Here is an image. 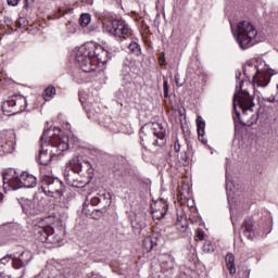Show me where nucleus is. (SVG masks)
Masks as SVG:
<instances>
[{
  "instance_id": "1",
  "label": "nucleus",
  "mask_w": 278,
  "mask_h": 278,
  "mask_svg": "<svg viewBox=\"0 0 278 278\" xmlns=\"http://www.w3.org/2000/svg\"><path fill=\"white\" fill-rule=\"evenodd\" d=\"M40 141L38 162L43 166H49L53 157L62 155L68 149V137L62 136L60 128L45 130Z\"/></svg>"
},
{
  "instance_id": "2",
  "label": "nucleus",
  "mask_w": 278,
  "mask_h": 278,
  "mask_svg": "<svg viewBox=\"0 0 278 278\" xmlns=\"http://www.w3.org/2000/svg\"><path fill=\"white\" fill-rule=\"evenodd\" d=\"M242 77V72H236L237 83L239 81V89L237 86V90L233 94L232 103H233V112L232 118L235 123V127L239 125H243V127H251V125H255L257 119L260 118L257 115H251V121L244 122L247 112H253V108H255V102L253 98L247 90H242V86L244 84V79H240Z\"/></svg>"
},
{
  "instance_id": "3",
  "label": "nucleus",
  "mask_w": 278,
  "mask_h": 278,
  "mask_svg": "<svg viewBox=\"0 0 278 278\" xmlns=\"http://www.w3.org/2000/svg\"><path fill=\"white\" fill-rule=\"evenodd\" d=\"M75 60L76 65L83 68L85 73H94L97 64L93 62L97 60L100 64H108L112 60V52L105 50L101 45L91 41L79 48Z\"/></svg>"
},
{
  "instance_id": "4",
  "label": "nucleus",
  "mask_w": 278,
  "mask_h": 278,
  "mask_svg": "<svg viewBox=\"0 0 278 278\" xmlns=\"http://www.w3.org/2000/svg\"><path fill=\"white\" fill-rule=\"evenodd\" d=\"M3 190H18L20 188H34L38 181L36 176L27 172H16V169H10L2 175Z\"/></svg>"
},
{
  "instance_id": "5",
  "label": "nucleus",
  "mask_w": 278,
  "mask_h": 278,
  "mask_svg": "<svg viewBox=\"0 0 278 278\" xmlns=\"http://www.w3.org/2000/svg\"><path fill=\"white\" fill-rule=\"evenodd\" d=\"M251 68L255 70V75H253V86L257 88H266L270 84V78L273 75H277L278 72L276 70L270 68L269 65L265 64V67L262 70L257 66L256 63H248L247 67H243V75L250 81L251 76L248 74V71Z\"/></svg>"
},
{
  "instance_id": "6",
  "label": "nucleus",
  "mask_w": 278,
  "mask_h": 278,
  "mask_svg": "<svg viewBox=\"0 0 278 278\" xmlns=\"http://www.w3.org/2000/svg\"><path fill=\"white\" fill-rule=\"evenodd\" d=\"M257 28L251 22H239L237 25V36H235L240 49H251L255 45Z\"/></svg>"
},
{
  "instance_id": "7",
  "label": "nucleus",
  "mask_w": 278,
  "mask_h": 278,
  "mask_svg": "<svg viewBox=\"0 0 278 278\" xmlns=\"http://www.w3.org/2000/svg\"><path fill=\"white\" fill-rule=\"evenodd\" d=\"M40 190L46 197L61 199L66 192V186L59 178L45 175L40 178Z\"/></svg>"
},
{
  "instance_id": "8",
  "label": "nucleus",
  "mask_w": 278,
  "mask_h": 278,
  "mask_svg": "<svg viewBox=\"0 0 278 278\" xmlns=\"http://www.w3.org/2000/svg\"><path fill=\"white\" fill-rule=\"evenodd\" d=\"M103 31L114 36L115 38H129L131 28L125 20H109L103 22Z\"/></svg>"
},
{
  "instance_id": "9",
  "label": "nucleus",
  "mask_w": 278,
  "mask_h": 278,
  "mask_svg": "<svg viewBox=\"0 0 278 278\" xmlns=\"http://www.w3.org/2000/svg\"><path fill=\"white\" fill-rule=\"evenodd\" d=\"M52 226H37L34 230L35 240L47 244H60V238Z\"/></svg>"
},
{
  "instance_id": "10",
  "label": "nucleus",
  "mask_w": 278,
  "mask_h": 278,
  "mask_svg": "<svg viewBox=\"0 0 278 278\" xmlns=\"http://www.w3.org/2000/svg\"><path fill=\"white\" fill-rule=\"evenodd\" d=\"M68 168L76 173V175H81V173H87L92 175L94 173V168H92V164L89 161H84L81 156H74L68 162Z\"/></svg>"
},
{
  "instance_id": "11",
  "label": "nucleus",
  "mask_w": 278,
  "mask_h": 278,
  "mask_svg": "<svg viewBox=\"0 0 278 278\" xmlns=\"http://www.w3.org/2000/svg\"><path fill=\"white\" fill-rule=\"evenodd\" d=\"M150 210L154 220H162V218L168 214V202L164 199L154 201L151 204Z\"/></svg>"
},
{
  "instance_id": "12",
  "label": "nucleus",
  "mask_w": 278,
  "mask_h": 278,
  "mask_svg": "<svg viewBox=\"0 0 278 278\" xmlns=\"http://www.w3.org/2000/svg\"><path fill=\"white\" fill-rule=\"evenodd\" d=\"M21 205L24 214L27 216H36L40 214L42 210V205L38 204V198H34L33 200L24 199Z\"/></svg>"
},
{
  "instance_id": "13",
  "label": "nucleus",
  "mask_w": 278,
  "mask_h": 278,
  "mask_svg": "<svg viewBox=\"0 0 278 278\" xmlns=\"http://www.w3.org/2000/svg\"><path fill=\"white\" fill-rule=\"evenodd\" d=\"M31 252L25 250L23 252L13 254V268L18 270L20 268H25L31 262Z\"/></svg>"
},
{
  "instance_id": "14",
  "label": "nucleus",
  "mask_w": 278,
  "mask_h": 278,
  "mask_svg": "<svg viewBox=\"0 0 278 278\" xmlns=\"http://www.w3.org/2000/svg\"><path fill=\"white\" fill-rule=\"evenodd\" d=\"M90 203L91 205H100L102 210H105V207H110V205H112V195L108 191H102L92 197L90 199Z\"/></svg>"
},
{
  "instance_id": "15",
  "label": "nucleus",
  "mask_w": 278,
  "mask_h": 278,
  "mask_svg": "<svg viewBox=\"0 0 278 278\" xmlns=\"http://www.w3.org/2000/svg\"><path fill=\"white\" fill-rule=\"evenodd\" d=\"M132 231L136 236L142 233V229L147 227V213L136 214L135 219L131 222Z\"/></svg>"
},
{
  "instance_id": "16",
  "label": "nucleus",
  "mask_w": 278,
  "mask_h": 278,
  "mask_svg": "<svg viewBox=\"0 0 278 278\" xmlns=\"http://www.w3.org/2000/svg\"><path fill=\"white\" fill-rule=\"evenodd\" d=\"M5 108H18L15 112H24L25 108H27V100L23 97L12 98L4 102L2 110H5Z\"/></svg>"
},
{
  "instance_id": "17",
  "label": "nucleus",
  "mask_w": 278,
  "mask_h": 278,
  "mask_svg": "<svg viewBox=\"0 0 278 278\" xmlns=\"http://www.w3.org/2000/svg\"><path fill=\"white\" fill-rule=\"evenodd\" d=\"M159 260L161 262V268L162 270H174L176 266L175 256L172 254L165 253L161 254L159 256Z\"/></svg>"
},
{
  "instance_id": "18",
  "label": "nucleus",
  "mask_w": 278,
  "mask_h": 278,
  "mask_svg": "<svg viewBox=\"0 0 278 278\" xmlns=\"http://www.w3.org/2000/svg\"><path fill=\"white\" fill-rule=\"evenodd\" d=\"M241 231H243V236H245L248 240H253V238H255V228L253 226V220L245 219L241 226Z\"/></svg>"
},
{
  "instance_id": "19",
  "label": "nucleus",
  "mask_w": 278,
  "mask_h": 278,
  "mask_svg": "<svg viewBox=\"0 0 278 278\" xmlns=\"http://www.w3.org/2000/svg\"><path fill=\"white\" fill-rule=\"evenodd\" d=\"M151 131L157 140H164L166 138V129H164V126L160 123H152L151 124Z\"/></svg>"
},
{
  "instance_id": "20",
  "label": "nucleus",
  "mask_w": 278,
  "mask_h": 278,
  "mask_svg": "<svg viewBox=\"0 0 278 278\" xmlns=\"http://www.w3.org/2000/svg\"><path fill=\"white\" fill-rule=\"evenodd\" d=\"M87 116H88V118H93V119L98 118V121H99L100 125H102V127H110V123H112V118H110V117H106V121L103 122L101 119V117H99V111L94 112V108L87 110Z\"/></svg>"
},
{
  "instance_id": "21",
  "label": "nucleus",
  "mask_w": 278,
  "mask_h": 278,
  "mask_svg": "<svg viewBox=\"0 0 278 278\" xmlns=\"http://www.w3.org/2000/svg\"><path fill=\"white\" fill-rule=\"evenodd\" d=\"M142 247L146 253H151V251H153V247H157V237L155 236L146 237L143 240Z\"/></svg>"
},
{
  "instance_id": "22",
  "label": "nucleus",
  "mask_w": 278,
  "mask_h": 278,
  "mask_svg": "<svg viewBox=\"0 0 278 278\" xmlns=\"http://www.w3.org/2000/svg\"><path fill=\"white\" fill-rule=\"evenodd\" d=\"M226 266L231 275H236V256L232 253H228L225 257Z\"/></svg>"
},
{
  "instance_id": "23",
  "label": "nucleus",
  "mask_w": 278,
  "mask_h": 278,
  "mask_svg": "<svg viewBox=\"0 0 278 278\" xmlns=\"http://www.w3.org/2000/svg\"><path fill=\"white\" fill-rule=\"evenodd\" d=\"M197 127H198L199 138L205 136V121L203 119V117L201 116L197 117Z\"/></svg>"
},
{
  "instance_id": "24",
  "label": "nucleus",
  "mask_w": 278,
  "mask_h": 278,
  "mask_svg": "<svg viewBox=\"0 0 278 278\" xmlns=\"http://www.w3.org/2000/svg\"><path fill=\"white\" fill-rule=\"evenodd\" d=\"M91 21L92 16L89 13H83L79 17V25L80 27H88Z\"/></svg>"
},
{
  "instance_id": "25",
  "label": "nucleus",
  "mask_w": 278,
  "mask_h": 278,
  "mask_svg": "<svg viewBox=\"0 0 278 278\" xmlns=\"http://www.w3.org/2000/svg\"><path fill=\"white\" fill-rule=\"evenodd\" d=\"M53 97H55V87L49 86L43 91V99H45V101H51V99H53Z\"/></svg>"
},
{
  "instance_id": "26",
  "label": "nucleus",
  "mask_w": 278,
  "mask_h": 278,
  "mask_svg": "<svg viewBox=\"0 0 278 278\" xmlns=\"http://www.w3.org/2000/svg\"><path fill=\"white\" fill-rule=\"evenodd\" d=\"M86 73L92 72H86L84 71V68L80 67V70L74 74V81H76V84H84V76L86 75Z\"/></svg>"
},
{
  "instance_id": "27",
  "label": "nucleus",
  "mask_w": 278,
  "mask_h": 278,
  "mask_svg": "<svg viewBox=\"0 0 278 278\" xmlns=\"http://www.w3.org/2000/svg\"><path fill=\"white\" fill-rule=\"evenodd\" d=\"M128 49L135 55H140L142 53V49L140 48L139 43L136 41L130 42L128 46Z\"/></svg>"
},
{
  "instance_id": "28",
  "label": "nucleus",
  "mask_w": 278,
  "mask_h": 278,
  "mask_svg": "<svg viewBox=\"0 0 278 278\" xmlns=\"http://www.w3.org/2000/svg\"><path fill=\"white\" fill-rule=\"evenodd\" d=\"M64 177L70 186H72L73 188H79V182L77 180L71 178V174L65 172Z\"/></svg>"
},
{
  "instance_id": "29",
  "label": "nucleus",
  "mask_w": 278,
  "mask_h": 278,
  "mask_svg": "<svg viewBox=\"0 0 278 278\" xmlns=\"http://www.w3.org/2000/svg\"><path fill=\"white\" fill-rule=\"evenodd\" d=\"M251 275V269L249 267H241L238 270L239 278H249Z\"/></svg>"
},
{
  "instance_id": "30",
  "label": "nucleus",
  "mask_w": 278,
  "mask_h": 278,
  "mask_svg": "<svg viewBox=\"0 0 278 278\" xmlns=\"http://www.w3.org/2000/svg\"><path fill=\"white\" fill-rule=\"evenodd\" d=\"M29 25V22L25 17H20L15 22V26L18 28L27 27Z\"/></svg>"
},
{
  "instance_id": "31",
  "label": "nucleus",
  "mask_w": 278,
  "mask_h": 278,
  "mask_svg": "<svg viewBox=\"0 0 278 278\" xmlns=\"http://www.w3.org/2000/svg\"><path fill=\"white\" fill-rule=\"evenodd\" d=\"M179 162H180V164H182V166H188V152L184 151L180 154Z\"/></svg>"
},
{
  "instance_id": "32",
  "label": "nucleus",
  "mask_w": 278,
  "mask_h": 278,
  "mask_svg": "<svg viewBox=\"0 0 278 278\" xmlns=\"http://www.w3.org/2000/svg\"><path fill=\"white\" fill-rule=\"evenodd\" d=\"M163 94L165 99H168V79L163 78Z\"/></svg>"
},
{
  "instance_id": "33",
  "label": "nucleus",
  "mask_w": 278,
  "mask_h": 278,
  "mask_svg": "<svg viewBox=\"0 0 278 278\" xmlns=\"http://www.w3.org/2000/svg\"><path fill=\"white\" fill-rule=\"evenodd\" d=\"M10 260L14 262V254H8L7 256H3L2 258H0V264H3L5 266V264H8Z\"/></svg>"
},
{
  "instance_id": "34",
  "label": "nucleus",
  "mask_w": 278,
  "mask_h": 278,
  "mask_svg": "<svg viewBox=\"0 0 278 278\" xmlns=\"http://www.w3.org/2000/svg\"><path fill=\"white\" fill-rule=\"evenodd\" d=\"M125 72L122 74L123 75V78L126 80V81H131V76L129 75V66H125L124 67Z\"/></svg>"
},
{
  "instance_id": "35",
  "label": "nucleus",
  "mask_w": 278,
  "mask_h": 278,
  "mask_svg": "<svg viewBox=\"0 0 278 278\" xmlns=\"http://www.w3.org/2000/svg\"><path fill=\"white\" fill-rule=\"evenodd\" d=\"M202 249L204 253H214V247H212V243H204Z\"/></svg>"
},
{
  "instance_id": "36",
  "label": "nucleus",
  "mask_w": 278,
  "mask_h": 278,
  "mask_svg": "<svg viewBox=\"0 0 278 278\" xmlns=\"http://www.w3.org/2000/svg\"><path fill=\"white\" fill-rule=\"evenodd\" d=\"M176 229H178V231H186V229H188V224H186L185 223V225H184V223H181V222H177L176 223Z\"/></svg>"
},
{
  "instance_id": "37",
  "label": "nucleus",
  "mask_w": 278,
  "mask_h": 278,
  "mask_svg": "<svg viewBox=\"0 0 278 278\" xmlns=\"http://www.w3.org/2000/svg\"><path fill=\"white\" fill-rule=\"evenodd\" d=\"M8 153V143L0 141V156L5 155Z\"/></svg>"
},
{
  "instance_id": "38",
  "label": "nucleus",
  "mask_w": 278,
  "mask_h": 278,
  "mask_svg": "<svg viewBox=\"0 0 278 278\" xmlns=\"http://www.w3.org/2000/svg\"><path fill=\"white\" fill-rule=\"evenodd\" d=\"M197 238H198V240H203L205 238V231H203V229H201V228H198Z\"/></svg>"
},
{
  "instance_id": "39",
  "label": "nucleus",
  "mask_w": 278,
  "mask_h": 278,
  "mask_svg": "<svg viewBox=\"0 0 278 278\" xmlns=\"http://www.w3.org/2000/svg\"><path fill=\"white\" fill-rule=\"evenodd\" d=\"M174 151H175V153H179V151H181V143H179V140L175 141Z\"/></svg>"
},
{
  "instance_id": "40",
  "label": "nucleus",
  "mask_w": 278,
  "mask_h": 278,
  "mask_svg": "<svg viewBox=\"0 0 278 278\" xmlns=\"http://www.w3.org/2000/svg\"><path fill=\"white\" fill-rule=\"evenodd\" d=\"M188 3V0H176V5H180V8H184Z\"/></svg>"
},
{
  "instance_id": "41",
  "label": "nucleus",
  "mask_w": 278,
  "mask_h": 278,
  "mask_svg": "<svg viewBox=\"0 0 278 278\" xmlns=\"http://www.w3.org/2000/svg\"><path fill=\"white\" fill-rule=\"evenodd\" d=\"M18 1L21 0H7L8 5H18Z\"/></svg>"
},
{
  "instance_id": "42",
  "label": "nucleus",
  "mask_w": 278,
  "mask_h": 278,
  "mask_svg": "<svg viewBox=\"0 0 278 278\" xmlns=\"http://www.w3.org/2000/svg\"><path fill=\"white\" fill-rule=\"evenodd\" d=\"M164 62H166V58L164 56V54L162 56L159 58V64L160 66H164Z\"/></svg>"
},
{
  "instance_id": "43",
  "label": "nucleus",
  "mask_w": 278,
  "mask_h": 278,
  "mask_svg": "<svg viewBox=\"0 0 278 278\" xmlns=\"http://www.w3.org/2000/svg\"><path fill=\"white\" fill-rule=\"evenodd\" d=\"M174 79H175L176 86H178V88H181V84L179 85V74H175Z\"/></svg>"
},
{
  "instance_id": "44",
  "label": "nucleus",
  "mask_w": 278,
  "mask_h": 278,
  "mask_svg": "<svg viewBox=\"0 0 278 278\" xmlns=\"http://www.w3.org/2000/svg\"><path fill=\"white\" fill-rule=\"evenodd\" d=\"M264 101H267L268 103H275V101H277V99L275 98V96H271L267 99H264Z\"/></svg>"
},
{
  "instance_id": "45",
  "label": "nucleus",
  "mask_w": 278,
  "mask_h": 278,
  "mask_svg": "<svg viewBox=\"0 0 278 278\" xmlns=\"http://www.w3.org/2000/svg\"><path fill=\"white\" fill-rule=\"evenodd\" d=\"M10 23H12V20L7 18V25L10 27L11 31H14V28H12V26L10 25Z\"/></svg>"
},
{
  "instance_id": "46",
  "label": "nucleus",
  "mask_w": 278,
  "mask_h": 278,
  "mask_svg": "<svg viewBox=\"0 0 278 278\" xmlns=\"http://www.w3.org/2000/svg\"><path fill=\"white\" fill-rule=\"evenodd\" d=\"M155 147H162V144H164V142H161L156 139L154 140V143H153Z\"/></svg>"
},
{
  "instance_id": "47",
  "label": "nucleus",
  "mask_w": 278,
  "mask_h": 278,
  "mask_svg": "<svg viewBox=\"0 0 278 278\" xmlns=\"http://www.w3.org/2000/svg\"><path fill=\"white\" fill-rule=\"evenodd\" d=\"M24 1H25L24 8H29V2H27V0H24Z\"/></svg>"
},
{
  "instance_id": "48",
  "label": "nucleus",
  "mask_w": 278,
  "mask_h": 278,
  "mask_svg": "<svg viewBox=\"0 0 278 278\" xmlns=\"http://www.w3.org/2000/svg\"><path fill=\"white\" fill-rule=\"evenodd\" d=\"M3 201V193H0V203Z\"/></svg>"
},
{
  "instance_id": "49",
  "label": "nucleus",
  "mask_w": 278,
  "mask_h": 278,
  "mask_svg": "<svg viewBox=\"0 0 278 278\" xmlns=\"http://www.w3.org/2000/svg\"><path fill=\"white\" fill-rule=\"evenodd\" d=\"M226 190H229V182H226Z\"/></svg>"
},
{
  "instance_id": "50",
  "label": "nucleus",
  "mask_w": 278,
  "mask_h": 278,
  "mask_svg": "<svg viewBox=\"0 0 278 278\" xmlns=\"http://www.w3.org/2000/svg\"><path fill=\"white\" fill-rule=\"evenodd\" d=\"M143 141H144V139H141V144H142Z\"/></svg>"
}]
</instances>
